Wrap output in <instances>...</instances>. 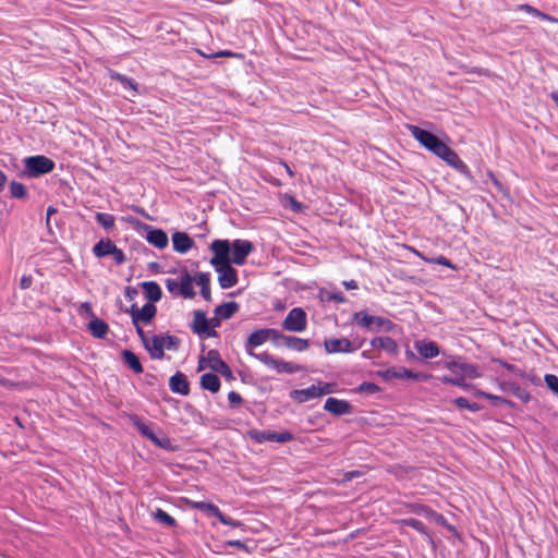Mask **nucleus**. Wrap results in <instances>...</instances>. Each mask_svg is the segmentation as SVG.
<instances>
[{"instance_id":"nucleus-50","label":"nucleus","mask_w":558,"mask_h":558,"mask_svg":"<svg viewBox=\"0 0 558 558\" xmlns=\"http://www.w3.org/2000/svg\"><path fill=\"white\" fill-rule=\"evenodd\" d=\"M453 403L459 408V409H466L473 413L475 412H478L481 410V407L478 403L476 402H471L469 401V399L464 398V397H458L453 400Z\"/></svg>"},{"instance_id":"nucleus-15","label":"nucleus","mask_w":558,"mask_h":558,"mask_svg":"<svg viewBox=\"0 0 558 558\" xmlns=\"http://www.w3.org/2000/svg\"><path fill=\"white\" fill-rule=\"evenodd\" d=\"M324 410L336 417L354 413V407L350 401L336 397H328L325 400Z\"/></svg>"},{"instance_id":"nucleus-4","label":"nucleus","mask_w":558,"mask_h":558,"mask_svg":"<svg viewBox=\"0 0 558 558\" xmlns=\"http://www.w3.org/2000/svg\"><path fill=\"white\" fill-rule=\"evenodd\" d=\"M125 220L130 222L134 230L154 247L158 250H165L168 247L169 236L163 229L143 222L133 216H128Z\"/></svg>"},{"instance_id":"nucleus-46","label":"nucleus","mask_w":558,"mask_h":558,"mask_svg":"<svg viewBox=\"0 0 558 558\" xmlns=\"http://www.w3.org/2000/svg\"><path fill=\"white\" fill-rule=\"evenodd\" d=\"M352 392L357 395L372 396L381 392V388L376 383L362 381L360 385L352 389Z\"/></svg>"},{"instance_id":"nucleus-2","label":"nucleus","mask_w":558,"mask_h":558,"mask_svg":"<svg viewBox=\"0 0 558 558\" xmlns=\"http://www.w3.org/2000/svg\"><path fill=\"white\" fill-rule=\"evenodd\" d=\"M125 416L130 423L136 428L138 434L148 439L156 447L163 449L167 452H175L178 446L173 445L172 439L167 436H158L153 429V423L145 421L142 416L136 413H125Z\"/></svg>"},{"instance_id":"nucleus-55","label":"nucleus","mask_w":558,"mask_h":558,"mask_svg":"<svg viewBox=\"0 0 558 558\" xmlns=\"http://www.w3.org/2000/svg\"><path fill=\"white\" fill-rule=\"evenodd\" d=\"M165 286L167 291L173 296L178 298L180 296V280L173 279V278H167L165 279Z\"/></svg>"},{"instance_id":"nucleus-60","label":"nucleus","mask_w":558,"mask_h":558,"mask_svg":"<svg viewBox=\"0 0 558 558\" xmlns=\"http://www.w3.org/2000/svg\"><path fill=\"white\" fill-rule=\"evenodd\" d=\"M111 256L116 265H122L128 260L126 254L123 252L122 248L118 247L117 245L113 248Z\"/></svg>"},{"instance_id":"nucleus-39","label":"nucleus","mask_w":558,"mask_h":558,"mask_svg":"<svg viewBox=\"0 0 558 558\" xmlns=\"http://www.w3.org/2000/svg\"><path fill=\"white\" fill-rule=\"evenodd\" d=\"M192 508L204 512L208 518L213 517L218 520L221 514L220 508L211 501L201 500L191 501Z\"/></svg>"},{"instance_id":"nucleus-64","label":"nucleus","mask_w":558,"mask_h":558,"mask_svg":"<svg viewBox=\"0 0 558 558\" xmlns=\"http://www.w3.org/2000/svg\"><path fill=\"white\" fill-rule=\"evenodd\" d=\"M137 295H138L137 287L126 286L124 288V298L128 301H130V302L134 301Z\"/></svg>"},{"instance_id":"nucleus-62","label":"nucleus","mask_w":558,"mask_h":558,"mask_svg":"<svg viewBox=\"0 0 558 558\" xmlns=\"http://www.w3.org/2000/svg\"><path fill=\"white\" fill-rule=\"evenodd\" d=\"M327 300L328 301H333V302L339 303V304H343V303L347 302L345 295L340 290L328 292Z\"/></svg>"},{"instance_id":"nucleus-57","label":"nucleus","mask_w":558,"mask_h":558,"mask_svg":"<svg viewBox=\"0 0 558 558\" xmlns=\"http://www.w3.org/2000/svg\"><path fill=\"white\" fill-rule=\"evenodd\" d=\"M522 10L529 12V13H532L533 15L535 16H538L541 17L542 20L544 21H548V22H558V20H556L555 17L550 16V15H547L545 13H542L539 12L538 10L532 8L531 5H527V4H524L521 7Z\"/></svg>"},{"instance_id":"nucleus-43","label":"nucleus","mask_w":558,"mask_h":558,"mask_svg":"<svg viewBox=\"0 0 558 558\" xmlns=\"http://www.w3.org/2000/svg\"><path fill=\"white\" fill-rule=\"evenodd\" d=\"M94 218L106 232L112 231L116 227V217L112 214L96 211Z\"/></svg>"},{"instance_id":"nucleus-29","label":"nucleus","mask_w":558,"mask_h":558,"mask_svg":"<svg viewBox=\"0 0 558 558\" xmlns=\"http://www.w3.org/2000/svg\"><path fill=\"white\" fill-rule=\"evenodd\" d=\"M210 272L198 271L194 275V282L199 287L201 296L206 302H211Z\"/></svg>"},{"instance_id":"nucleus-20","label":"nucleus","mask_w":558,"mask_h":558,"mask_svg":"<svg viewBox=\"0 0 558 558\" xmlns=\"http://www.w3.org/2000/svg\"><path fill=\"white\" fill-rule=\"evenodd\" d=\"M172 250L179 254H186L194 245V239L185 231L174 230L171 234Z\"/></svg>"},{"instance_id":"nucleus-8","label":"nucleus","mask_w":558,"mask_h":558,"mask_svg":"<svg viewBox=\"0 0 558 558\" xmlns=\"http://www.w3.org/2000/svg\"><path fill=\"white\" fill-rule=\"evenodd\" d=\"M209 264L213 266L214 270L218 274V283L219 287L223 290L231 289L235 287L239 282L238 270L232 267L231 264L222 262L217 257H211L209 259Z\"/></svg>"},{"instance_id":"nucleus-3","label":"nucleus","mask_w":558,"mask_h":558,"mask_svg":"<svg viewBox=\"0 0 558 558\" xmlns=\"http://www.w3.org/2000/svg\"><path fill=\"white\" fill-rule=\"evenodd\" d=\"M450 143V137L442 130L421 128V146L439 159L444 160L453 150Z\"/></svg>"},{"instance_id":"nucleus-13","label":"nucleus","mask_w":558,"mask_h":558,"mask_svg":"<svg viewBox=\"0 0 558 558\" xmlns=\"http://www.w3.org/2000/svg\"><path fill=\"white\" fill-rule=\"evenodd\" d=\"M157 312V306L147 302L142 307H138L137 303H132L128 308L123 310V313L131 316V320L143 323L144 326L154 324Z\"/></svg>"},{"instance_id":"nucleus-28","label":"nucleus","mask_w":558,"mask_h":558,"mask_svg":"<svg viewBox=\"0 0 558 558\" xmlns=\"http://www.w3.org/2000/svg\"><path fill=\"white\" fill-rule=\"evenodd\" d=\"M421 518H424L425 520L433 522L437 525L444 526L449 532H452V533L457 532L454 526L451 525L450 523H448L447 519L442 514L434 511L428 506L421 505Z\"/></svg>"},{"instance_id":"nucleus-38","label":"nucleus","mask_w":558,"mask_h":558,"mask_svg":"<svg viewBox=\"0 0 558 558\" xmlns=\"http://www.w3.org/2000/svg\"><path fill=\"white\" fill-rule=\"evenodd\" d=\"M108 75L110 78L118 81L125 90L130 92L132 96L138 93V85L134 80L125 75H122L113 70H109Z\"/></svg>"},{"instance_id":"nucleus-49","label":"nucleus","mask_w":558,"mask_h":558,"mask_svg":"<svg viewBox=\"0 0 558 558\" xmlns=\"http://www.w3.org/2000/svg\"><path fill=\"white\" fill-rule=\"evenodd\" d=\"M160 336L163 345V351L169 350L175 352L179 350L180 339L177 336L171 335L169 332L160 333Z\"/></svg>"},{"instance_id":"nucleus-23","label":"nucleus","mask_w":558,"mask_h":558,"mask_svg":"<svg viewBox=\"0 0 558 558\" xmlns=\"http://www.w3.org/2000/svg\"><path fill=\"white\" fill-rule=\"evenodd\" d=\"M147 303L155 304L162 298V289L155 280L142 281L138 283Z\"/></svg>"},{"instance_id":"nucleus-18","label":"nucleus","mask_w":558,"mask_h":558,"mask_svg":"<svg viewBox=\"0 0 558 558\" xmlns=\"http://www.w3.org/2000/svg\"><path fill=\"white\" fill-rule=\"evenodd\" d=\"M170 274H180V296L186 300H193L196 296V291L193 287L194 276H192L186 267L173 268L169 270Z\"/></svg>"},{"instance_id":"nucleus-44","label":"nucleus","mask_w":558,"mask_h":558,"mask_svg":"<svg viewBox=\"0 0 558 558\" xmlns=\"http://www.w3.org/2000/svg\"><path fill=\"white\" fill-rule=\"evenodd\" d=\"M311 345L310 339L300 338L298 336L289 335L287 341V349L293 350L295 352H304Z\"/></svg>"},{"instance_id":"nucleus-12","label":"nucleus","mask_w":558,"mask_h":558,"mask_svg":"<svg viewBox=\"0 0 558 558\" xmlns=\"http://www.w3.org/2000/svg\"><path fill=\"white\" fill-rule=\"evenodd\" d=\"M208 326L209 318L207 317V313L204 310H195L193 312V319L189 324L191 331L202 340L218 337L217 330L209 329Z\"/></svg>"},{"instance_id":"nucleus-1","label":"nucleus","mask_w":558,"mask_h":558,"mask_svg":"<svg viewBox=\"0 0 558 558\" xmlns=\"http://www.w3.org/2000/svg\"><path fill=\"white\" fill-rule=\"evenodd\" d=\"M214 257L231 265L243 266L255 246L246 239H215L209 244Z\"/></svg>"},{"instance_id":"nucleus-9","label":"nucleus","mask_w":558,"mask_h":558,"mask_svg":"<svg viewBox=\"0 0 558 558\" xmlns=\"http://www.w3.org/2000/svg\"><path fill=\"white\" fill-rule=\"evenodd\" d=\"M246 436L255 444H264L267 441L287 444L295 439L294 434L288 429L277 432L270 429L251 428L246 432Z\"/></svg>"},{"instance_id":"nucleus-32","label":"nucleus","mask_w":558,"mask_h":558,"mask_svg":"<svg viewBox=\"0 0 558 558\" xmlns=\"http://www.w3.org/2000/svg\"><path fill=\"white\" fill-rule=\"evenodd\" d=\"M372 348L381 349L390 355H397L399 352L398 344L395 339L388 336L374 337L369 342Z\"/></svg>"},{"instance_id":"nucleus-48","label":"nucleus","mask_w":558,"mask_h":558,"mask_svg":"<svg viewBox=\"0 0 558 558\" xmlns=\"http://www.w3.org/2000/svg\"><path fill=\"white\" fill-rule=\"evenodd\" d=\"M282 204L286 208H289L291 211L295 214L303 213L305 209V205L290 194H284Z\"/></svg>"},{"instance_id":"nucleus-56","label":"nucleus","mask_w":558,"mask_h":558,"mask_svg":"<svg viewBox=\"0 0 558 558\" xmlns=\"http://www.w3.org/2000/svg\"><path fill=\"white\" fill-rule=\"evenodd\" d=\"M227 399H228L229 408L231 410L239 408L244 402V399L242 398V396L234 390H231L228 393Z\"/></svg>"},{"instance_id":"nucleus-24","label":"nucleus","mask_w":558,"mask_h":558,"mask_svg":"<svg viewBox=\"0 0 558 558\" xmlns=\"http://www.w3.org/2000/svg\"><path fill=\"white\" fill-rule=\"evenodd\" d=\"M142 345L151 360H162L166 356L160 333L150 336Z\"/></svg>"},{"instance_id":"nucleus-53","label":"nucleus","mask_w":558,"mask_h":558,"mask_svg":"<svg viewBox=\"0 0 558 558\" xmlns=\"http://www.w3.org/2000/svg\"><path fill=\"white\" fill-rule=\"evenodd\" d=\"M336 385L333 383L318 380L316 385L318 398L335 392Z\"/></svg>"},{"instance_id":"nucleus-22","label":"nucleus","mask_w":558,"mask_h":558,"mask_svg":"<svg viewBox=\"0 0 558 558\" xmlns=\"http://www.w3.org/2000/svg\"><path fill=\"white\" fill-rule=\"evenodd\" d=\"M497 387L502 392L513 395L515 398H518L523 403H529L531 401V393L525 388H522L515 381L497 379Z\"/></svg>"},{"instance_id":"nucleus-59","label":"nucleus","mask_w":558,"mask_h":558,"mask_svg":"<svg viewBox=\"0 0 558 558\" xmlns=\"http://www.w3.org/2000/svg\"><path fill=\"white\" fill-rule=\"evenodd\" d=\"M365 473L361 470H351L343 473L342 478L340 481L341 484H347L354 478L363 476Z\"/></svg>"},{"instance_id":"nucleus-34","label":"nucleus","mask_w":558,"mask_h":558,"mask_svg":"<svg viewBox=\"0 0 558 558\" xmlns=\"http://www.w3.org/2000/svg\"><path fill=\"white\" fill-rule=\"evenodd\" d=\"M240 310V304L236 301H223L214 310V314L223 320L230 319Z\"/></svg>"},{"instance_id":"nucleus-58","label":"nucleus","mask_w":558,"mask_h":558,"mask_svg":"<svg viewBox=\"0 0 558 558\" xmlns=\"http://www.w3.org/2000/svg\"><path fill=\"white\" fill-rule=\"evenodd\" d=\"M544 381L549 390L558 395V377L554 374H546Z\"/></svg>"},{"instance_id":"nucleus-25","label":"nucleus","mask_w":558,"mask_h":558,"mask_svg":"<svg viewBox=\"0 0 558 558\" xmlns=\"http://www.w3.org/2000/svg\"><path fill=\"white\" fill-rule=\"evenodd\" d=\"M142 121L146 124L154 125L156 128H163L169 122V116L166 112V107H156L155 110L148 109Z\"/></svg>"},{"instance_id":"nucleus-6","label":"nucleus","mask_w":558,"mask_h":558,"mask_svg":"<svg viewBox=\"0 0 558 558\" xmlns=\"http://www.w3.org/2000/svg\"><path fill=\"white\" fill-rule=\"evenodd\" d=\"M352 324L372 332H390L396 327L395 323L383 316L369 314L366 310L357 311L352 314Z\"/></svg>"},{"instance_id":"nucleus-21","label":"nucleus","mask_w":558,"mask_h":558,"mask_svg":"<svg viewBox=\"0 0 558 558\" xmlns=\"http://www.w3.org/2000/svg\"><path fill=\"white\" fill-rule=\"evenodd\" d=\"M168 385L170 391L175 395L185 397L191 392L190 380L187 376L181 371H177L173 375L170 376Z\"/></svg>"},{"instance_id":"nucleus-11","label":"nucleus","mask_w":558,"mask_h":558,"mask_svg":"<svg viewBox=\"0 0 558 558\" xmlns=\"http://www.w3.org/2000/svg\"><path fill=\"white\" fill-rule=\"evenodd\" d=\"M308 324L307 313L301 306L292 307L281 322V328L284 331L301 333L306 330Z\"/></svg>"},{"instance_id":"nucleus-42","label":"nucleus","mask_w":558,"mask_h":558,"mask_svg":"<svg viewBox=\"0 0 558 558\" xmlns=\"http://www.w3.org/2000/svg\"><path fill=\"white\" fill-rule=\"evenodd\" d=\"M10 196L14 199L25 201L29 197L26 185L20 181L11 180L9 183Z\"/></svg>"},{"instance_id":"nucleus-14","label":"nucleus","mask_w":558,"mask_h":558,"mask_svg":"<svg viewBox=\"0 0 558 558\" xmlns=\"http://www.w3.org/2000/svg\"><path fill=\"white\" fill-rule=\"evenodd\" d=\"M445 366L453 374L462 378L475 379L481 377L478 366L471 363H464L456 360L445 362Z\"/></svg>"},{"instance_id":"nucleus-41","label":"nucleus","mask_w":558,"mask_h":558,"mask_svg":"<svg viewBox=\"0 0 558 558\" xmlns=\"http://www.w3.org/2000/svg\"><path fill=\"white\" fill-rule=\"evenodd\" d=\"M440 354L437 342L433 340H421V361L436 357Z\"/></svg>"},{"instance_id":"nucleus-45","label":"nucleus","mask_w":558,"mask_h":558,"mask_svg":"<svg viewBox=\"0 0 558 558\" xmlns=\"http://www.w3.org/2000/svg\"><path fill=\"white\" fill-rule=\"evenodd\" d=\"M130 253L135 255L134 258L137 259L138 256H156L155 252L151 251L144 242L140 240H133L130 242Z\"/></svg>"},{"instance_id":"nucleus-19","label":"nucleus","mask_w":558,"mask_h":558,"mask_svg":"<svg viewBox=\"0 0 558 558\" xmlns=\"http://www.w3.org/2000/svg\"><path fill=\"white\" fill-rule=\"evenodd\" d=\"M376 375L381 377L384 380H392V379H412L418 380V372L408 369L403 366L401 367H390L386 369H379L376 372Z\"/></svg>"},{"instance_id":"nucleus-16","label":"nucleus","mask_w":558,"mask_h":558,"mask_svg":"<svg viewBox=\"0 0 558 558\" xmlns=\"http://www.w3.org/2000/svg\"><path fill=\"white\" fill-rule=\"evenodd\" d=\"M324 348L327 354L353 353L360 349V345H354L348 338L340 337L325 339Z\"/></svg>"},{"instance_id":"nucleus-30","label":"nucleus","mask_w":558,"mask_h":558,"mask_svg":"<svg viewBox=\"0 0 558 558\" xmlns=\"http://www.w3.org/2000/svg\"><path fill=\"white\" fill-rule=\"evenodd\" d=\"M289 397L298 403H305L311 400L318 399L316 385L312 384L311 386H308L306 388L292 389L289 392Z\"/></svg>"},{"instance_id":"nucleus-52","label":"nucleus","mask_w":558,"mask_h":558,"mask_svg":"<svg viewBox=\"0 0 558 558\" xmlns=\"http://www.w3.org/2000/svg\"><path fill=\"white\" fill-rule=\"evenodd\" d=\"M218 521L221 524L228 525L231 527H239L241 530H244V527H245V524L242 521L233 519L223 512H221V514L219 515Z\"/></svg>"},{"instance_id":"nucleus-27","label":"nucleus","mask_w":558,"mask_h":558,"mask_svg":"<svg viewBox=\"0 0 558 558\" xmlns=\"http://www.w3.org/2000/svg\"><path fill=\"white\" fill-rule=\"evenodd\" d=\"M421 518H424L425 520L433 522L437 525L444 526L449 532H452V533L457 532L454 526L451 525L450 523H448L447 519L442 514L434 511L428 506L421 505Z\"/></svg>"},{"instance_id":"nucleus-5","label":"nucleus","mask_w":558,"mask_h":558,"mask_svg":"<svg viewBox=\"0 0 558 558\" xmlns=\"http://www.w3.org/2000/svg\"><path fill=\"white\" fill-rule=\"evenodd\" d=\"M23 169L20 171L21 178L37 179L52 172L56 162L45 155H32L23 158Z\"/></svg>"},{"instance_id":"nucleus-37","label":"nucleus","mask_w":558,"mask_h":558,"mask_svg":"<svg viewBox=\"0 0 558 558\" xmlns=\"http://www.w3.org/2000/svg\"><path fill=\"white\" fill-rule=\"evenodd\" d=\"M151 518L156 523H158L161 526L168 529L178 527L177 520L162 508H156L154 511H151Z\"/></svg>"},{"instance_id":"nucleus-36","label":"nucleus","mask_w":558,"mask_h":558,"mask_svg":"<svg viewBox=\"0 0 558 558\" xmlns=\"http://www.w3.org/2000/svg\"><path fill=\"white\" fill-rule=\"evenodd\" d=\"M442 161H445L448 166L453 168L457 172L465 177L466 179H471L472 174L468 165L458 156V154L452 150Z\"/></svg>"},{"instance_id":"nucleus-26","label":"nucleus","mask_w":558,"mask_h":558,"mask_svg":"<svg viewBox=\"0 0 558 558\" xmlns=\"http://www.w3.org/2000/svg\"><path fill=\"white\" fill-rule=\"evenodd\" d=\"M120 359L125 367L131 369L134 374H143L144 367L138 355L131 349H123L120 352Z\"/></svg>"},{"instance_id":"nucleus-10","label":"nucleus","mask_w":558,"mask_h":558,"mask_svg":"<svg viewBox=\"0 0 558 558\" xmlns=\"http://www.w3.org/2000/svg\"><path fill=\"white\" fill-rule=\"evenodd\" d=\"M257 360L265 366L276 371L277 374H294L305 369L301 364L276 357L267 351L258 353Z\"/></svg>"},{"instance_id":"nucleus-33","label":"nucleus","mask_w":558,"mask_h":558,"mask_svg":"<svg viewBox=\"0 0 558 558\" xmlns=\"http://www.w3.org/2000/svg\"><path fill=\"white\" fill-rule=\"evenodd\" d=\"M116 243L110 238H100L92 247L96 258H105L112 255Z\"/></svg>"},{"instance_id":"nucleus-63","label":"nucleus","mask_w":558,"mask_h":558,"mask_svg":"<svg viewBox=\"0 0 558 558\" xmlns=\"http://www.w3.org/2000/svg\"><path fill=\"white\" fill-rule=\"evenodd\" d=\"M132 325L135 328L136 335L138 336V339L141 340L142 344L149 338L147 332L143 329L142 325L143 323L131 320Z\"/></svg>"},{"instance_id":"nucleus-51","label":"nucleus","mask_w":558,"mask_h":558,"mask_svg":"<svg viewBox=\"0 0 558 558\" xmlns=\"http://www.w3.org/2000/svg\"><path fill=\"white\" fill-rule=\"evenodd\" d=\"M441 381L445 384H450V385L457 386L464 390H468L471 387V385L469 383H466V380L464 378H462L458 375H453V376L445 375L441 377Z\"/></svg>"},{"instance_id":"nucleus-47","label":"nucleus","mask_w":558,"mask_h":558,"mask_svg":"<svg viewBox=\"0 0 558 558\" xmlns=\"http://www.w3.org/2000/svg\"><path fill=\"white\" fill-rule=\"evenodd\" d=\"M288 336L289 335L282 333L277 328L268 329V340L274 344V347H276L278 349L286 348L287 341H288Z\"/></svg>"},{"instance_id":"nucleus-61","label":"nucleus","mask_w":558,"mask_h":558,"mask_svg":"<svg viewBox=\"0 0 558 558\" xmlns=\"http://www.w3.org/2000/svg\"><path fill=\"white\" fill-rule=\"evenodd\" d=\"M421 259H423L425 262H429V263L439 264V265L446 266L448 268H452V269L456 268L454 265L442 255L438 256L437 258L428 259L423 254H421Z\"/></svg>"},{"instance_id":"nucleus-35","label":"nucleus","mask_w":558,"mask_h":558,"mask_svg":"<svg viewBox=\"0 0 558 558\" xmlns=\"http://www.w3.org/2000/svg\"><path fill=\"white\" fill-rule=\"evenodd\" d=\"M199 387L211 393H217L221 388V380L214 372H207L199 377Z\"/></svg>"},{"instance_id":"nucleus-7","label":"nucleus","mask_w":558,"mask_h":558,"mask_svg":"<svg viewBox=\"0 0 558 558\" xmlns=\"http://www.w3.org/2000/svg\"><path fill=\"white\" fill-rule=\"evenodd\" d=\"M206 367H209L215 374L218 373L222 375L227 381L235 379L231 367L220 356V353L216 349H210L207 352V361L203 356L199 357L197 371H203Z\"/></svg>"},{"instance_id":"nucleus-40","label":"nucleus","mask_w":558,"mask_h":558,"mask_svg":"<svg viewBox=\"0 0 558 558\" xmlns=\"http://www.w3.org/2000/svg\"><path fill=\"white\" fill-rule=\"evenodd\" d=\"M475 396L480 397V398H484L488 401H490V403L494 405V407H501V405H507L511 409H514L515 408V403L507 398H504V397H500V396H497V395H493L490 392H486V391H483V390H476L475 391Z\"/></svg>"},{"instance_id":"nucleus-31","label":"nucleus","mask_w":558,"mask_h":558,"mask_svg":"<svg viewBox=\"0 0 558 558\" xmlns=\"http://www.w3.org/2000/svg\"><path fill=\"white\" fill-rule=\"evenodd\" d=\"M87 330L94 338L102 340L107 337L110 328L108 323H106L102 318L95 316L94 318L89 319L87 324Z\"/></svg>"},{"instance_id":"nucleus-17","label":"nucleus","mask_w":558,"mask_h":558,"mask_svg":"<svg viewBox=\"0 0 558 558\" xmlns=\"http://www.w3.org/2000/svg\"><path fill=\"white\" fill-rule=\"evenodd\" d=\"M268 329L256 328L250 332L244 341V349L247 355L257 360L258 353L254 352V349L263 345L268 340Z\"/></svg>"},{"instance_id":"nucleus-54","label":"nucleus","mask_w":558,"mask_h":558,"mask_svg":"<svg viewBox=\"0 0 558 558\" xmlns=\"http://www.w3.org/2000/svg\"><path fill=\"white\" fill-rule=\"evenodd\" d=\"M77 314L82 317H87L89 319L94 318L96 314L93 310V304L89 301L82 302L77 307Z\"/></svg>"}]
</instances>
